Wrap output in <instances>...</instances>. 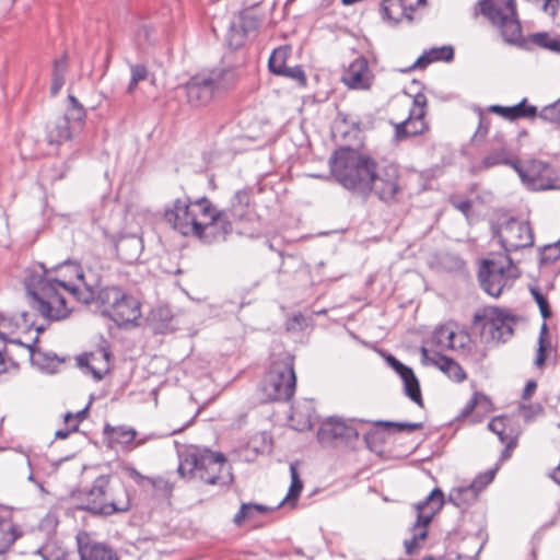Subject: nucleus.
<instances>
[{
	"mask_svg": "<svg viewBox=\"0 0 560 560\" xmlns=\"http://www.w3.org/2000/svg\"><path fill=\"white\" fill-rule=\"evenodd\" d=\"M110 430L112 432V440L115 443H118L122 446H129L137 436V431L132 428H128L125 425H119L115 428H110L107 425L105 428V432L107 433Z\"/></svg>",
	"mask_w": 560,
	"mask_h": 560,
	"instance_id": "473e14b6",
	"label": "nucleus"
},
{
	"mask_svg": "<svg viewBox=\"0 0 560 560\" xmlns=\"http://www.w3.org/2000/svg\"><path fill=\"white\" fill-rule=\"evenodd\" d=\"M388 365L400 376L404 382V392L418 406H423L420 384L413 371L397 360L394 355L386 357Z\"/></svg>",
	"mask_w": 560,
	"mask_h": 560,
	"instance_id": "6ab92c4d",
	"label": "nucleus"
},
{
	"mask_svg": "<svg viewBox=\"0 0 560 560\" xmlns=\"http://www.w3.org/2000/svg\"><path fill=\"white\" fill-rule=\"evenodd\" d=\"M491 113L499 114L508 120H516L520 118H534L537 116V107L529 105L527 98H523L514 106L491 105L489 107Z\"/></svg>",
	"mask_w": 560,
	"mask_h": 560,
	"instance_id": "4be33fe9",
	"label": "nucleus"
},
{
	"mask_svg": "<svg viewBox=\"0 0 560 560\" xmlns=\"http://www.w3.org/2000/svg\"><path fill=\"white\" fill-rule=\"evenodd\" d=\"M369 196L374 194L381 201L394 203L401 194L402 187L399 183V171L396 165H375V174L368 185Z\"/></svg>",
	"mask_w": 560,
	"mask_h": 560,
	"instance_id": "4468645a",
	"label": "nucleus"
},
{
	"mask_svg": "<svg viewBox=\"0 0 560 560\" xmlns=\"http://www.w3.org/2000/svg\"><path fill=\"white\" fill-rule=\"evenodd\" d=\"M404 10L408 14V21H412V13L416 11L418 7L424 4L425 0H400Z\"/></svg>",
	"mask_w": 560,
	"mask_h": 560,
	"instance_id": "bf43d9fd",
	"label": "nucleus"
},
{
	"mask_svg": "<svg viewBox=\"0 0 560 560\" xmlns=\"http://www.w3.org/2000/svg\"><path fill=\"white\" fill-rule=\"evenodd\" d=\"M454 58V48L452 46L433 47L424 51L418 59L402 72H408L415 69H424L430 63L435 61H451Z\"/></svg>",
	"mask_w": 560,
	"mask_h": 560,
	"instance_id": "5701e85b",
	"label": "nucleus"
},
{
	"mask_svg": "<svg viewBox=\"0 0 560 560\" xmlns=\"http://www.w3.org/2000/svg\"><path fill=\"white\" fill-rule=\"evenodd\" d=\"M10 342L19 346H24L28 350L32 361L39 366H43V363L45 361L62 362V360H60L56 354H47L42 350L36 349L34 345H24L20 340H10Z\"/></svg>",
	"mask_w": 560,
	"mask_h": 560,
	"instance_id": "4c0bfd02",
	"label": "nucleus"
},
{
	"mask_svg": "<svg viewBox=\"0 0 560 560\" xmlns=\"http://www.w3.org/2000/svg\"><path fill=\"white\" fill-rule=\"evenodd\" d=\"M427 96L423 93H417L413 96V106L409 115L412 117L421 118L425 116Z\"/></svg>",
	"mask_w": 560,
	"mask_h": 560,
	"instance_id": "09e8293b",
	"label": "nucleus"
},
{
	"mask_svg": "<svg viewBox=\"0 0 560 560\" xmlns=\"http://www.w3.org/2000/svg\"><path fill=\"white\" fill-rule=\"evenodd\" d=\"M19 536L20 534L11 521L0 518V553L5 552Z\"/></svg>",
	"mask_w": 560,
	"mask_h": 560,
	"instance_id": "2f4dec72",
	"label": "nucleus"
},
{
	"mask_svg": "<svg viewBox=\"0 0 560 560\" xmlns=\"http://www.w3.org/2000/svg\"><path fill=\"white\" fill-rule=\"evenodd\" d=\"M560 258V240L553 244L546 245L540 254L541 264H551Z\"/></svg>",
	"mask_w": 560,
	"mask_h": 560,
	"instance_id": "79ce46f5",
	"label": "nucleus"
},
{
	"mask_svg": "<svg viewBox=\"0 0 560 560\" xmlns=\"http://www.w3.org/2000/svg\"><path fill=\"white\" fill-rule=\"evenodd\" d=\"M110 352L106 348H100L94 352L79 355L78 365L85 373H91L96 381H101L110 370Z\"/></svg>",
	"mask_w": 560,
	"mask_h": 560,
	"instance_id": "a211bd4d",
	"label": "nucleus"
},
{
	"mask_svg": "<svg viewBox=\"0 0 560 560\" xmlns=\"http://www.w3.org/2000/svg\"><path fill=\"white\" fill-rule=\"evenodd\" d=\"M68 171V166L66 163L52 164L46 166L42 171V182L44 184H52L58 179H62Z\"/></svg>",
	"mask_w": 560,
	"mask_h": 560,
	"instance_id": "e433bc0d",
	"label": "nucleus"
},
{
	"mask_svg": "<svg viewBox=\"0 0 560 560\" xmlns=\"http://www.w3.org/2000/svg\"><path fill=\"white\" fill-rule=\"evenodd\" d=\"M291 47L288 45L279 46L273 49L268 60L269 71L276 75L283 73L287 69V60L291 56Z\"/></svg>",
	"mask_w": 560,
	"mask_h": 560,
	"instance_id": "c756f323",
	"label": "nucleus"
},
{
	"mask_svg": "<svg viewBox=\"0 0 560 560\" xmlns=\"http://www.w3.org/2000/svg\"><path fill=\"white\" fill-rule=\"evenodd\" d=\"M536 388H537V383L533 380L528 381L523 390L522 398L524 400L530 399L532 396L534 395V393L536 392Z\"/></svg>",
	"mask_w": 560,
	"mask_h": 560,
	"instance_id": "0e129e2a",
	"label": "nucleus"
},
{
	"mask_svg": "<svg viewBox=\"0 0 560 560\" xmlns=\"http://www.w3.org/2000/svg\"><path fill=\"white\" fill-rule=\"evenodd\" d=\"M290 472H291V479H292L291 486H290L287 497L283 499V501L281 502L280 505H282L285 501L289 503L292 501H296L302 491V488H303L302 481L299 477L298 470L294 465L290 466Z\"/></svg>",
	"mask_w": 560,
	"mask_h": 560,
	"instance_id": "58836bf2",
	"label": "nucleus"
},
{
	"mask_svg": "<svg viewBox=\"0 0 560 560\" xmlns=\"http://www.w3.org/2000/svg\"><path fill=\"white\" fill-rule=\"evenodd\" d=\"M373 74L370 71L369 62L365 58L354 59L345 71L342 82L353 90H368L371 88Z\"/></svg>",
	"mask_w": 560,
	"mask_h": 560,
	"instance_id": "412c9836",
	"label": "nucleus"
},
{
	"mask_svg": "<svg viewBox=\"0 0 560 560\" xmlns=\"http://www.w3.org/2000/svg\"><path fill=\"white\" fill-rule=\"evenodd\" d=\"M376 161L351 148H340L329 160L334 178L347 190L369 196L368 186L375 174Z\"/></svg>",
	"mask_w": 560,
	"mask_h": 560,
	"instance_id": "7ed1b4c3",
	"label": "nucleus"
},
{
	"mask_svg": "<svg viewBox=\"0 0 560 560\" xmlns=\"http://www.w3.org/2000/svg\"><path fill=\"white\" fill-rule=\"evenodd\" d=\"M359 436L358 430L341 418L328 417L320 422L317 440L323 446L347 444Z\"/></svg>",
	"mask_w": 560,
	"mask_h": 560,
	"instance_id": "dca6fc26",
	"label": "nucleus"
},
{
	"mask_svg": "<svg viewBox=\"0 0 560 560\" xmlns=\"http://www.w3.org/2000/svg\"><path fill=\"white\" fill-rule=\"evenodd\" d=\"M492 232L505 253L516 252L534 244V232L529 223L514 218H510L499 226H493Z\"/></svg>",
	"mask_w": 560,
	"mask_h": 560,
	"instance_id": "ddd939ff",
	"label": "nucleus"
},
{
	"mask_svg": "<svg viewBox=\"0 0 560 560\" xmlns=\"http://www.w3.org/2000/svg\"><path fill=\"white\" fill-rule=\"evenodd\" d=\"M498 471V467L493 469H489L482 474H479L468 487L466 492L470 495V498H477L478 494L492 482L494 479V476Z\"/></svg>",
	"mask_w": 560,
	"mask_h": 560,
	"instance_id": "72a5a7b5",
	"label": "nucleus"
},
{
	"mask_svg": "<svg viewBox=\"0 0 560 560\" xmlns=\"http://www.w3.org/2000/svg\"><path fill=\"white\" fill-rule=\"evenodd\" d=\"M267 510H268V508H266L264 505H259V504H252V503L242 504L240 511L235 514L233 521L236 525L240 526L246 520V515H247L248 511H254L257 514V513H265Z\"/></svg>",
	"mask_w": 560,
	"mask_h": 560,
	"instance_id": "a18cd8bd",
	"label": "nucleus"
},
{
	"mask_svg": "<svg viewBox=\"0 0 560 560\" xmlns=\"http://www.w3.org/2000/svg\"><path fill=\"white\" fill-rule=\"evenodd\" d=\"M364 442L372 452H381L382 439L376 430H371L364 434Z\"/></svg>",
	"mask_w": 560,
	"mask_h": 560,
	"instance_id": "864d4df0",
	"label": "nucleus"
},
{
	"mask_svg": "<svg viewBox=\"0 0 560 560\" xmlns=\"http://www.w3.org/2000/svg\"><path fill=\"white\" fill-rule=\"evenodd\" d=\"M152 486L156 491L162 492L165 495H171L174 489V485L162 477L153 479Z\"/></svg>",
	"mask_w": 560,
	"mask_h": 560,
	"instance_id": "4d7b16f0",
	"label": "nucleus"
},
{
	"mask_svg": "<svg viewBox=\"0 0 560 560\" xmlns=\"http://www.w3.org/2000/svg\"><path fill=\"white\" fill-rule=\"evenodd\" d=\"M63 117L68 118V121L74 127V129L79 132L82 129L84 124V119L86 117V113L84 108H68Z\"/></svg>",
	"mask_w": 560,
	"mask_h": 560,
	"instance_id": "37998d69",
	"label": "nucleus"
},
{
	"mask_svg": "<svg viewBox=\"0 0 560 560\" xmlns=\"http://www.w3.org/2000/svg\"><path fill=\"white\" fill-rule=\"evenodd\" d=\"M178 474L187 480H200L211 486H225L232 481L224 455L207 448L186 453L180 458Z\"/></svg>",
	"mask_w": 560,
	"mask_h": 560,
	"instance_id": "20e7f679",
	"label": "nucleus"
},
{
	"mask_svg": "<svg viewBox=\"0 0 560 560\" xmlns=\"http://www.w3.org/2000/svg\"><path fill=\"white\" fill-rule=\"evenodd\" d=\"M131 79L135 81H143L148 77V69L143 65H130Z\"/></svg>",
	"mask_w": 560,
	"mask_h": 560,
	"instance_id": "13d9d810",
	"label": "nucleus"
},
{
	"mask_svg": "<svg viewBox=\"0 0 560 560\" xmlns=\"http://www.w3.org/2000/svg\"><path fill=\"white\" fill-rule=\"evenodd\" d=\"M530 293L539 307L541 316L545 319L550 318L552 315V312H551V308H550L547 298L536 288H532Z\"/></svg>",
	"mask_w": 560,
	"mask_h": 560,
	"instance_id": "c03bdc74",
	"label": "nucleus"
},
{
	"mask_svg": "<svg viewBox=\"0 0 560 560\" xmlns=\"http://www.w3.org/2000/svg\"><path fill=\"white\" fill-rule=\"evenodd\" d=\"M129 246H133L136 252L135 254L128 256V257H124V259H126L127 261H132V260H136L137 257H138V254H139V248H140V241L139 240H136V238H126V240H121L118 244H117V250L119 254L122 255V252L129 247Z\"/></svg>",
	"mask_w": 560,
	"mask_h": 560,
	"instance_id": "3c124183",
	"label": "nucleus"
},
{
	"mask_svg": "<svg viewBox=\"0 0 560 560\" xmlns=\"http://www.w3.org/2000/svg\"><path fill=\"white\" fill-rule=\"evenodd\" d=\"M560 1L559 0H544L542 10L547 14L555 16L557 14Z\"/></svg>",
	"mask_w": 560,
	"mask_h": 560,
	"instance_id": "e2e57ef3",
	"label": "nucleus"
},
{
	"mask_svg": "<svg viewBox=\"0 0 560 560\" xmlns=\"http://www.w3.org/2000/svg\"><path fill=\"white\" fill-rule=\"evenodd\" d=\"M547 334H548V327H547V324L544 323L540 328V334H539V338H538V350H537V355L535 359V365L537 368H541L546 361V349L548 346V342L546 340Z\"/></svg>",
	"mask_w": 560,
	"mask_h": 560,
	"instance_id": "a19ab883",
	"label": "nucleus"
},
{
	"mask_svg": "<svg viewBox=\"0 0 560 560\" xmlns=\"http://www.w3.org/2000/svg\"><path fill=\"white\" fill-rule=\"evenodd\" d=\"M97 301L103 306V314L118 326L133 323L141 316L139 301L118 287L98 290Z\"/></svg>",
	"mask_w": 560,
	"mask_h": 560,
	"instance_id": "423d86ee",
	"label": "nucleus"
},
{
	"mask_svg": "<svg viewBox=\"0 0 560 560\" xmlns=\"http://www.w3.org/2000/svg\"><path fill=\"white\" fill-rule=\"evenodd\" d=\"M479 7L480 12L501 30L506 42L512 43L520 38L522 30L514 0H481Z\"/></svg>",
	"mask_w": 560,
	"mask_h": 560,
	"instance_id": "1a4fd4ad",
	"label": "nucleus"
},
{
	"mask_svg": "<svg viewBox=\"0 0 560 560\" xmlns=\"http://www.w3.org/2000/svg\"><path fill=\"white\" fill-rule=\"evenodd\" d=\"M516 162V159H512L509 149L502 145L501 148L493 150L489 154H487L482 159L479 168L488 170L498 165H509L513 168V165H515Z\"/></svg>",
	"mask_w": 560,
	"mask_h": 560,
	"instance_id": "cd10ccee",
	"label": "nucleus"
},
{
	"mask_svg": "<svg viewBox=\"0 0 560 560\" xmlns=\"http://www.w3.org/2000/svg\"><path fill=\"white\" fill-rule=\"evenodd\" d=\"M232 231V221L209 201V211L202 214V222L196 237L207 244L219 243L224 242Z\"/></svg>",
	"mask_w": 560,
	"mask_h": 560,
	"instance_id": "2eb2a0df",
	"label": "nucleus"
},
{
	"mask_svg": "<svg viewBox=\"0 0 560 560\" xmlns=\"http://www.w3.org/2000/svg\"><path fill=\"white\" fill-rule=\"evenodd\" d=\"M79 553L81 560H118L110 548L98 542L80 545Z\"/></svg>",
	"mask_w": 560,
	"mask_h": 560,
	"instance_id": "bb28decb",
	"label": "nucleus"
},
{
	"mask_svg": "<svg viewBox=\"0 0 560 560\" xmlns=\"http://www.w3.org/2000/svg\"><path fill=\"white\" fill-rule=\"evenodd\" d=\"M40 272L31 273L26 281V290L32 298V306L45 318L60 320L66 318L70 308L67 306L66 296L61 291L68 292L79 302L89 304L97 300V292L92 288L81 289L71 285L63 280L51 277L43 264L38 265Z\"/></svg>",
	"mask_w": 560,
	"mask_h": 560,
	"instance_id": "f257e3e1",
	"label": "nucleus"
},
{
	"mask_svg": "<svg viewBox=\"0 0 560 560\" xmlns=\"http://www.w3.org/2000/svg\"><path fill=\"white\" fill-rule=\"evenodd\" d=\"M513 170L518 174L523 182H527L536 190L559 189L558 179L550 176V166L539 160H530L525 167L517 161Z\"/></svg>",
	"mask_w": 560,
	"mask_h": 560,
	"instance_id": "f3484780",
	"label": "nucleus"
},
{
	"mask_svg": "<svg viewBox=\"0 0 560 560\" xmlns=\"http://www.w3.org/2000/svg\"><path fill=\"white\" fill-rule=\"evenodd\" d=\"M68 100H69V107L68 108H73V109L84 108L82 106V104L78 101V98L74 97L73 95H69Z\"/></svg>",
	"mask_w": 560,
	"mask_h": 560,
	"instance_id": "338daca9",
	"label": "nucleus"
},
{
	"mask_svg": "<svg viewBox=\"0 0 560 560\" xmlns=\"http://www.w3.org/2000/svg\"><path fill=\"white\" fill-rule=\"evenodd\" d=\"M249 206V195L245 190H238L234 194L231 200V207L224 210H220L226 214L229 220L242 221L247 215V209Z\"/></svg>",
	"mask_w": 560,
	"mask_h": 560,
	"instance_id": "a878e982",
	"label": "nucleus"
},
{
	"mask_svg": "<svg viewBox=\"0 0 560 560\" xmlns=\"http://www.w3.org/2000/svg\"><path fill=\"white\" fill-rule=\"evenodd\" d=\"M515 316L499 307H485L474 315L472 326L493 341L505 342L513 335Z\"/></svg>",
	"mask_w": 560,
	"mask_h": 560,
	"instance_id": "9b49d317",
	"label": "nucleus"
},
{
	"mask_svg": "<svg viewBox=\"0 0 560 560\" xmlns=\"http://www.w3.org/2000/svg\"><path fill=\"white\" fill-rule=\"evenodd\" d=\"M88 411V407L78 411L74 416V423L78 422V424L85 418V413Z\"/></svg>",
	"mask_w": 560,
	"mask_h": 560,
	"instance_id": "774afa93",
	"label": "nucleus"
},
{
	"mask_svg": "<svg viewBox=\"0 0 560 560\" xmlns=\"http://www.w3.org/2000/svg\"><path fill=\"white\" fill-rule=\"evenodd\" d=\"M428 129L424 117L417 118L409 115V117L395 126V138L398 141L405 140L408 137H415L423 133Z\"/></svg>",
	"mask_w": 560,
	"mask_h": 560,
	"instance_id": "393cba45",
	"label": "nucleus"
},
{
	"mask_svg": "<svg viewBox=\"0 0 560 560\" xmlns=\"http://www.w3.org/2000/svg\"><path fill=\"white\" fill-rule=\"evenodd\" d=\"M450 203L460 211L466 218H469L471 209H472V202L469 199H460L456 196H452L450 198Z\"/></svg>",
	"mask_w": 560,
	"mask_h": 560,
	"instance_id": "5fc2aeb1",
	"label": "nucleus"
},
{
	"mask_svg": "<svg viewBox=\"0 0 560 560\" xmlns=\"http://www.w3.org/2000/svg\"><path fill=\"white\" fill-rule=\"evenodd\" d=\"M79 510L93 515L110 516L131 509L130 495L125 485L110 475H101L90 488L75 494Z\"/></svg>",
	"mask_w": 560,
	"mask_h": 560,
	"instance_id": "f03ea898",
	"label": "nucleus"
},
{
	"mask_svg": "<svg viewBox=\"0 0 560 560\" xmlns=\"http://www.w3.org/2000/svg\"><path fill=\"white\" fill-rule=\"evenodd\" d=\"M468 489H470L468 486L452 489L447 501L454 504L456 508H467L477 499L470 498V495L466 492Z\"/></svg>",
	"mask_w": 560,
	"mask_h": 560,
	"instance_id": "c9c22d12",
	"label": "nucleus"
},
{
	"mask_svg": "<svg viewBox=\"0 0 560 560\" xmlns=\"http://www.w3.org/2000/svg\"><path fill=\"white\" fill-rule=\"evenodd\" d=\"M421 361L424 365H433L446 374L451 380L455 382H463L466 378L464 369L453 359L443 355L439 352L430 353V351L422 347Z\"/></svg>",
	"mask_w": 560,
	"mask_h": 560,
	"instance_id": "aec40b11",
	"label": "nucleus"
},
{
	"mask_svg": "<svg viewBox=\"0 0 560 560\" xmlns=\"http://www.w3.org/2000/svg\"><path fill=\"white\" fill-rule=\"evenodd\" d=\"M480 401H487V396L481 393L476 392L472 395V397L470 398V400L467 402L465 408L462 410V416L463 417L468 416L476 407H478Z\"/></svg>",
	"mask_w": 560,
	"mask_h": 560,
	"instance_id": "6e6d98bb",
	"label": "nucleus"
},
{
	"mask_svg": "<svg viewBox=\"0 0 560 560\" xmlns=\"http://www.w3.org/2000/svg\"><path fill=\"white\" fill-rule=\"evenodd\" d=\"M295 386L293 359L287 354L271 363L261 383V392L267 400L287 401L294 395Z\"/></svg>",
	"mask_w": 560,
	"mask_h": 560,
	"instance_id": "39448f33",
	"label": "nucleus"
},
{
	"mask_svg": "<svg viewBox=\"0 0 560 560\" xmlns=\"http://www.w3.org/2000/svg\"><path fill=\"white\" fill-rule=\"evenodd\" d=\"M455 328L447 324L435 329L432 340L441 349L451 350Z\"/></svg>",
	"mask_w": 560,
	"mask_h": 560,
	"instance_id": "f704fd0d",
	"label": "nucleus"
},
{
	"mask_svg": "<svg viewBox=\"0 0 560 560\" xmlns=\"http://www.w3.org/2000/svg\"><path fill=\"white\" fill-rule=\"evenodd\" d=\"M382 15L390 25H397L402 19L408 21V14L404 10L400 0H384L382 2Z\"/></svg>",
	"mask_w": 560,
	"mask_h": 560,
	"instance_id": "c85d7f7f",
	"label": "nucleus"
},
{
	"mask_svg": "<svg viewBox=\"0 0 560 560\" xmlns=\"http://www.w3.org/2000/svg\"><path fill=\"white\" fill-rule=\"evenodd\" d=\"M67 69L68 65L66 55L61 56L60 58L54 61L50 85V94L52 96H56L63 86L66 82Z\"/></svg>",
	"mask_w": 560,
	"mask_h": 560,
	"instance_id": "7c9ffc66",
	"label": "nucleus"
},
{
	"mask_svg": "<svg viewBox=\"0 0 560 560\" xmlns=\"http://www.w3.org/2000/svg\"><path fill=\"white\" fill-rule=\"evenodd\" d=\"M489 127H490V119L485 116L482 113H479V124H478V128H477V131L475 133V138H485L489 131Z\"/></svg>",
	"mask_w": 560,
	"mask_h": 560,
	"instance_id": "052dcab7",
	"label": "nucleus"
},
{
	"mask_svg": "<svg viewBox=\"0 0 560 560\" xmlns=\"http://www.w3.org/2000/svg\"><path fill=\"white\" fill-rule=\"evenodd\" d=\"M537 116L545 121H549L555 125H560V98L555 103L545 106Z\"/></svg>",
	"mask_w": 560,
	"mask_h": 560,
	"instance_id": "ea45409f",
	"label": "nucleus"
},
{
	"mask_svg": "<svg viewBox=\"0 0 560 560\" xmlns=\"http://www.w3.org/2000/svg\"><path fill=\"white\" fill-rule=\"evenodd\" d=\"M209 201L205 197L189 203L177 199L172 209L165 212V219L182 235L196 236L202 222V214L209 211Z\"/></svg>",
	"mask_w": 560,
	"mask_h": 560,
	"instance_id": "9d476101",
	"label": "nucleus"
},
{
	"mask_svg": "<svg viewBox=\"0 0 560 560\" xmlns=\"http://www.w3.org/2000/svg\"><path fill=\"white\" fill-rule=\"evenodd\" d=\"M280 77L292 79L303 86L306 84V75L301 66L287 67Z\"/></svg>",
	"mask_w": 560,
	"mask_h": 560,
	"instance_id": "8fccbe9b",
	"label": "nucleus"
},
{
	"mask_svg": "<svg viewBox=\"0 0 560 560\" xmlns=\"http://www.w3.org/2000/svg\"><path fill=\"white\" fill-rule=\"evenodd\" d=\"M518 270L510 256L499 259H485L478 271V280L482 290L490 296L499 298L510 281L518 278Z\"/></svg>",
	"mask_w": 560,
	"mask_h": 560,
	"instance_id": "6e6552de",
	"label": "nucleus"
},
{
	"mask_svg": "<svg viewBox=\"0 0 560 560\" xmlns=\"http://www.w3.org/2000/svg\"><path fill=\"white\" fill-rule=\"evenodd\" d=\"M78 431V422L73 423L71 428H67L65 430H57L55 433L56 439H67L70 433Z\"/></svg>",
	"mask_w": 560,
	"mask_h": 560,
	"instance_id": "69168bd1",
	"label": "nucleus"
},
{
	"mask_svg": "<svg viewBox=\"0 0 560 560\" xmlns=\"http://www.w3.org/2000/svg\"><path fill=\"white\" fill-rule=\"evenodd\" d=\"M77 132L74 127L68 121V118L60 116L48 126V142L60 144L70 140Z\"/></svg>",
	"mask_w": 560,
	"mask_h": 560,
	"instance_id": "b1692460",
	"label": "nucleus"
},
{
	"mask_svg": "<svg viewBox=\"0 0 560 560\" xmlns=\"http://www.w3.org/2000/svg\"><path fill=\"white\" fill-rule=\"evenodd\" d=\"M534 42L544 48L560 52V40L549 37L547 33L535 34Z\"/></svg>",
	"mask_w": 560,
	"mask_h": 560,
	"instance_id": "de8ad7c7",
	"label": "nucleus"
},
{
	"mask_svg": "<svg viewBox=\"0 0 560 560\" xmlns=\"http://www.w3.org/2000/svg\"><path fill=\"white\" fill-rule=\"evenodd\" d=\"M223 69H213L191 77L185 84L187 102L194 107L209 104L220 92L228 89L226 75Z\"/></svg>",
	"mask_w": 560,
	"mask_h": 560,
	"instance_id": "0eeeda50",
	"label": "nucleus"
},
{
	"mask_svg": "<svg viewBox=\"0 0 560 560\" xmlns=\"http://www.w3.org/2000/svg\"><path fill=\"white\" fill-rule=\"evenodd\" d=\"M445 503L444 493L440 488H434L430 494L416 504L418 512L416 523L412 527V537L405 540V549L408 555H413L420 547V542L427 538V527L431 523L434 515L442 509Z\"/></svg>",
	"mask_w": 560,
	"mask_h": 560,
	"instance_id": "f8f14e48",
	"label": "nucleus"
},
{
	"mask_svg": "<svg viewBox=\"0 0 560 560\" xmlns=\"http://www.w3.org/2000/svg\"><path fill=\"white\" fill-rule=\"evenodd\" d=\"M488 428L500 438L501 442H505L504 425L501 419L491 420Z\"/></svg>",
	"mask_w": 560,
	"mask_h": 560,
	"instance_id": "680f3d73",
	"label": "nucleus"
},
{
	"mask_svg": "<svg viewBox=\"0 0 560 560\" xmlns=\"http://www.w3.org/2000/svg\"><path fill=\"white\" fill-rule=\"evenodd\" d=\"M376 425L395 428L397 431L413 432L423 428L421 422H392V421H377Z\"/></svg>",
	"mask_w": 560,
	"mask_h": 560,
	"instance_id": "49530a36",
	"label": "nucleus"
},
{
	"mask_svg": "<svg viewBox=\"0 0 560 560\" xmlns=\"http://www.w3.org/2000/svg\"><path fill=\"white\" fill-rule=\"evenodd\" d=\"M452 342L451 350H463L469 345L470 337L467 332L455 329Z\"/></svg>",
	"mask_w": 560,
	"mask_h": 560,
	"instance_id": "603ef678",
	"label": "nucleus"
}]
</instances>
